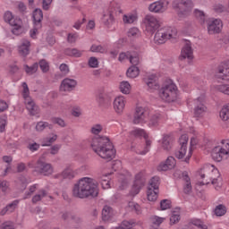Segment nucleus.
Instances as JSON below:
<instances>
[{
	"label": "nucleus",
	"mask_w": 229,
	"mask_h": 229,
	"mask_svg": "<svg viewBox=\"0 0 229 229\" xmlns=\"http://www.w3.org/2000/svg\"><path fill=\"white\" fill-rule=\"evenodd\" d=\"M180 208H176L170 216V225H176L180 223Z\"/></svg>",
	"instance_id": "nucleus-38"
},
{
	"label": "nucleus",
	"mask_w": 229,
	"mask_h": 229,
	"mask_svg": "<svg viewBox=\"0 0 229 229\" xmlns=\"http://www.w3.org/2000/svg\"><path fill=\"white\" fill-rule=\"evenodd\" d=\"M90 131L93 133V135H99V133L103 131V125L99 123L94 124L91 126Z\"/></svg>",
	"instance_id": "nucleus-58"
},
{
	"label": "nucleus",
	"mask_w": 229,
	"mask_h": 229,
	"mask_svg": "<svg viewBox=\"0 0 229 229\" xmlns=\"http://www.w3.org/2000/svg\"><path fill=\"white\" fill-rule=\"evenodd\" d=\"M78 174V170H74L72 165H67L64 171L57 174L55 178H59L60 180H72L76 178Z\"/></svg>",
	"instance_id": "nucleus-21"
},
{
	"label": "nucleus",
	"mask_w": 229,
	"mask_h": 229,
	"mask_svg": "<svg viewBox=\"0 0 229 229\" xmlns=\"http://www.w3.org/2000/svg\"><path fill=\"white\" fill-rule=\"evenodd\" d=\"M148 119H149V113L142 106H137L132 115V124L142 126L148 123Z\"/></svg>",
	"instance_id": "nucleus-13"
},
{
	"label": "nucleus",
	"mask_w": 229,
	"mask_h": 229,
	"mask_svg": "<svg viewBox=\"0 0 229 229\" xmlns=\"http://www.w3.org/2000/svg\"><path fill=\"white\" fill-rule=\"evenodd\" d=\"M177 33L176 29L173 27H164L156 32L154 41L156 44H165L169 38H174Z\"/></svg>",
	"instance_id": "nucleus-10"
},
{
	"label": "nucleus",
	"mask_w": 229,
	"mask_h": 229,
	"mask_svg": "<svg viewBox=\"0 0 229 229\" xmlns=\"http://www.w3.org/2000/svg\"><path fill=\"white\" fill-rule=\"evenodd\" d=\"M19 205V200H14L0 211V216H5V214H12Z\"/></svg>",
	"instance_id": "nucleus-33"
},
{
	"label": "nucleus",
	"mask_w": 229,
	"mask_h": 229,
	"mask_svg": "<svg viewBox=\"0 0 229 229\" xmlns=\"http://www.w3.org/2000/svg\"><path fill=\"white\" fill-rule=\"evenodd\" d=\"M150 221H151L152 225H154L155 226H160V225H162V223H164V221H165V217L153 216L150 218Z\"/></svg>",
	"instance_id": "nucleus-54"
},
{
	"label": "nucleus",
	"mask_w": 229,
	"mask_h": 229,
	"mask_svg": "<svg viewBox=\"0 0 229 229\" xmlns=\"http://www.w3.org/2000/svg\"><path fill=\"white\" fill-rule=\"evenodd\" d=\"M187 144H189V136L187 134H182L179 139L180 148L175 152V157L178 158V160H182V162L189 164L192 157V152L189 147H187Z\"/></svg>",
	"instance_id": "nucleus-5"
},
{
	"label": "nucleus",
	"mask_w": 229,
	"mask_h": 229,
	"mask_svg": "<svg viewBox=\"0 0 229 229\" xmlns=\"http://www.w3.org/2000/svg\"><path fill=\"white\" fill-rule=\"evenodd\" d=\"M89 66L91 67L92 69H96L99 66V61L96 57H90L89 59Z\"/></svg>",
	"instance_id": "nucleus-62"
},
{
	"label": "nucleus",
	"mask_w": 229,
	"mask_h": 229,
	"mask_svg": "<svg viewBox=\"0 0 229 229\" xmlns=\"http://www.w3.org/2000/svg\"><path fill=\"white\" fill-rule=\"evenodd\" d=\"M38 69V64H34L32 66H29L28 64L24 65V71L27 74H35V72H37Z\"/></svg>",
	"instance_id": "nucleus-52"
},
{
	"label": "nucleus",
	"mask_w": 229,
	"mask_h": 229,
	"mask_svg": "<svg viewBox=\"0 0 229 229\" xmlns=\"http://www.w3.org/2000/svg\"><path fill=\"white\" fill-rule=\"evenodd\" d=\"M158 96L162 101H165L166 103H173L178 99V87L176 84H174V82L170 81L165 84L159 89Z\"/></svg>",
	"instance_id": "nucleus-4"
},
{
	"label": "nucleus",
	"mask_w": 229,
	"mask_h": 229,
	"mask_svg": "<svg viewBox=\"0 0 229 229\" xmlns=\"http://www.w3.org/2000/svg\"><path fill=\"white\" fill-rule=\"evenodd\" d=\"M46 196H47V191L45 190H40L35 194V196L32 197V203H38V201H42Z\"/></svg>",
	"instance_id": "nucleus-43"
},
{
	"label": "nucleus",
	"mask_w": 229,
	"mask_h": 229,
	"mask_svg": "<svg viewBox=\"0 0 229 229\" xmlns=\"http://www.w3.org/2000/svg\"><path fill=\"white\" fill-rule=\"evenodd\" d=\"M127 77L131 78V80L137 78L139 74H140V70H139V67L132 65L127 70Z\"/></svg>",
	"instance_id": "nucleus-39"
},
{
	"label": "nucleus",
	"mask_w": 229,
	"mask_h": 229,
	"mask_svg": "<svg viewBox=\"0 0 229 229\" xmlns=\"http://www.w3.org/2000/svg\"><path fill=\"white\" fill-rule=\"evenodd\" d=\"M51 123H53V124H57L61 128H65L66 126L65 121L61 117H52Z\"/></svg>",
	"instance_id": "nucleus-57"
},
{
	"label": "nucleus",
	"mask_w": 229,
	"mask_h": 229,
	"mask_svg": "<svg viewBox=\"0 0 229 229\" xmlns=\"http://www.w3.org/2000/svg\"><path fill=\"white\" fill-rule=\"evenodd\" d=\"M128 208L136 214H140V206L133 201L128 203Z\"/></svg>",
	"instance_id": "nucleus-55"
},
{
	"label": "nucleus",
	"mask_w": 229,
	"mask_h": 229,
	"mask_svg": "<svg viewBox=\"0 0 229 229\" xmlns=\"http://www.w3.org/2000/svg\"><path fill=\"white\" fill-rule=\"evenodd\" d=\"M89 143L93 151L101 158L112 160L115 157V148L107 137H95Z\"/></svg>",
	"instance_id": "nucleus-2"
},
{
	"label": "nucleus",
	"mask_w": 229,
	"mask_h": 229,
	"mask_svg": "<svg viewBox=\"0 0 229 229\" xmlns=\"http://www.w3.org/2000/svg\"><path fill=\"white\" fill-rule=\"evenodd\" d=\"M193 13L197 21L203 26V24H205V12L199 9H195Z\"/></svg>",
	"instance_id": "nucleus-45"
},
{
	"label": "nucleus",
	"mask_w": 229,
	"mask_h": 229,
	"mask_svg": "<svg viewBox=\"0 0 229 229\" xmlns=\"http://www.w3.org/2000/svg\"><path fill=\"white\" fill-rule=\"evenodd\" d=\"M91 53H106V49L100 45H93L90 47Z\"/></svg>",
	"instance_id": "nucleus-61"
},
{
	"label": "nucleus",
	"mask_w": 229,
	"mask_h": 229,
	"mask_svg": "<svg viewBox=\"0 0 229 229\" xmlns=\"http://www.w3.org/2000/svg\"><path fill=\"white\" fill-rule=\"evenodd\" d=\"M169 8V1L158 0L148 5V12L151 13H165Z\"/></svg>",
	"instance_id": "nucleus-17"
},
{
	"label": "nucleus",
	"mask_w": 229,
	"mask_h": 229,
	"mask_svg": "<svg viewBox=\"0 0 229 229\" xmlns=\"http://www.w3.org/2000/svg\"><path fill=\"white\" fill-rule=\"evenodd\" d=\"M129 60L130 63L134 66H137L139 64H140V56L135 52L130 54Z\"/></svg>",
	"instance_id": "nucleus-49"
},
{
	"label": "nucleus",
	"mask_w": 229,
	"mask_h": 229,
	"mask_svg": "<svg viewBox=\"0 0 229 229\" xmlns=\"http://www.w3.org/2000/svg\"><path fill=\"white\" fill-rule=\"evenodd\" d=\"M223 21L220 19H210L208 21V33L209 35H216L222 31Z\"/></svg>",
	"instance_id": "nucleus-19"
},
{
	"label": "nucleus",
	"mask_w": 229,
	"mask_h": 229,
	"mask_svg": "<svg viewBox=\"0 0 229 229\" xmlns=\"http://www.w3.org/2000/svg\"><path fill=\"white\" fill-rule=\"evenodd\" d=\"M161 149L164 151H171L173 148V138L169 134H164L159 140Z\"/></svg>",
	"instance_id": "nucleus-26"
},
{
	"label": "nucleus",
	"mask_w": 229,
	"mask_h": 229,
	"mask_svg": "<svg viewBox=\"0 0 229 229\" xmlns=\"http://www.w3.org/2000/svg\"><path fill=\"white\" fill-rule=\"evenodd\" d=\"M131 134L134 135L135 137H144L146 140V146L143 151L140 150H135L138 155H146L148 153L149 149H151V140L148 139V132L144 131V129H134L131 131Z\"/></svg>",
	"instance_id": "nucleus-16"
},
{
	"label": "nucleus",
	"mask_w": 229,
	"mask_h": 229,
	"mask_svg": "<svg viewBox=\"0 0 229 229\" xmlns=\"http://www.w3.org/2000/svg\"><path fill=\"white\" fill-rule=\"evenodd\" d=\"M221 174H219V170L214 166V165H206L200 171L198 172L197 178L199 180L198 185H208L211 183L215 185V189L221 188Z\"/></svg>",
	"instance_id": "nucleus-3"
},
{
	"label": "nucleus",
	"mask_w": 229,
	"mask_h": 229,
	"mask_svg": "<svg viewBox=\"0 0 229 229\" xmlns=\"http://www.w3.org/2000/svg\"><path fill=\"white\" fill-rule=\"evenodd\" d=\"M192 58H194V51L192 50V45L191 44V41H186L182 48L179 60H192Z\"/></svg>",
	"instance_id": "nucleus-22"
},
{
	"label": "nucleus",
	"mask_w": 229,
	"mask_h": 229,
	"mask_svg": "<svg viewBox=\"0 0 229 229\" xmlns=\"http://www.w3.org/2000/svg\"><path fill=\"white\" fill-rule=\"evenodd\" d=\"M21 89V96L27 110L30 112V115H37V114H38V106L35 105L33 98L30 96V88H28V84L26 82H22Z\"/></svg>",
	"instance_id": "nucleus-9"
},
{
	"label": "nucleus",
	"mask_w": 229,
	"mask_h": 229,
	"mask_svg": "<svg viewBox=\"0 0 229 229\" xmlns=\"http://www.w3.org/2000/svg\"><path fill=\"white\" fill-rule=\"evenodd\" d=\"M144 30L147 35H155V32L160 28V21L153 14H148L143 19Z\"/></svg>",
	"instance_id": "nucleus-12"
},
{
	"label": "nucleus",
	"mask_w": 229,
	"mask_h": 229,
	"mask_svg": "<svg viewBox=\"0 0 229 229\" xmlns=\"http://www.w3.org/2000/svg\"><path fill=\"white\" fill-rule=\"evenodd\" d=\"M126 108V97L119 95L113 101V110L116 115H123Z\"/></svg>",
	"instance_id": "nucleus-18"
},
{
	"label": "nucleus",
	"mask_w": 229,
	"mask_h": 229,
	"mask_svg": "<svg viewBox=\"0 0 229 229\" xmlns=\"http://www.w3.org/2000/svg\"><path fill=\"white\" fill-rule=\"evenodd\" d=\"M211 157L215 162H222L229 157V140H222L220 145L211 150Z\"/></svg>",
	"instance_id": "nucleus-8"
},
{
	"label": "nucleus",
	"mask_w": 229,
	"mask_h": 229,
	"mask_svg": "<svg viewBox=\"0 0 229 229\" xmlns=\"http://www.w3.org/2000/svg\"><path fill=\"white\" fill-rule=\"evenodd\" d=\"M0 191L4 194L10 192V183L6 181H0Z\"/></svg>",
	"instance_id": "nucleus-60"
},
{
	"label": "nucleus",
	"mask_w": 229,
	"mask_h": 229,
	"mask_svg": "<svg viewBox=\"0 0 229 229\" xmlns=\"http://www.w3.org/2000/svg\"><path fill=\"white\" fill-rule=\"evenodd\" d=\"M219 117L222 121H229V103L224 105L219 112Z\"/></svg>",
	"instance_id": "nucleus-36"
},
{
	"label": "nucleus",
	"mask_w": 229,
	"mask_h": 229,
	"mask_svg": "<svg viewBox=\"0 0 229 229\" xmlns=\"http://www.w3.org/2000/svg\"><path fill=\"white\" fill-rule=\"evenodd\" d=\"M0 229H15V224L10 220L4 221L1 224Z\"/></svg>",
	"instance_id": "nucleus-59"
},
{
	"label": "nucleus",
	"mask_w": 229,
	"mask_h": 229,
	"mask_svg": "<svg viewBox=\"0 0 229 229\" xmlns=\"http://www.w3.org/2000/svg\"><path fill=\"white\" fill-rule=\"evenodd\" d=\"M78 85V81L71 78H65L62 81L59 90L60 92H72Z\"/></svg>",
	"instance_id": "nucleus-20"
},
{
	"label": "nucleus",
	"mask_w": 229,
	"mask_h": 229,
	"mask_svg": "<svg viewBox=\"0 0 229 229\" xmlns=\"http://www.w3.org/2000/svg\"><path fill=\"white\" fill-rule=\"evenodd\" d=\"M4 20L12 26V33L13 35H21L22 33V20L21 18L13 15L12 12L6 11L4 14Z\"/></svg>",
	"instance_id": "nucleus-11"
},
{
	"label": "nucleus",
	"mask_w": 229,
	"mask_h": 229,
	"mask_svg": "<svg viewBox=\"0 0 229 229\" xmlns=\"http://www.w3.org/2000/svg\"><path fill=\"white\" fill-rule=\"evenodd\" d=\"M65 55L68 56H74L75 58H80L83 55V51L78 50L76 48H67L64 51Z\"/></svg>",
	"instance_id": "nucleus-46"
},
{
	"label": "nucleus",
	"mask_w": 229,
	"mask_h": 229,
	"mask_svg": "<svg viewBox=\"0 0 229 229\" xmlns=\"http://www.w3.org/2000/svg\"><path fill=\"white\" fill-rule=\"evenodd\" d=\"M6 124H8V116L6 114L0 115V133L6 130Z\"/></svg>",
	"instance_id": "nucleus-50"
},
{
	"label": "nucleus",
	"mask_w": 229,
	"mask_h": 229,
	"mask_svg": "<svg viewBox=\"0 0 229 229\" xmlns=\"http://www.w3.org/2000/svg\"><path fill=\"white\" fill-rule=\"evenodd\" d=\"M58 140V135L56 133H50L47 137H45L40 140L41 146L47 147L51 146V144H54V142H56Z\"/></svg>",
	"instance_id": "nucleus-32"
},
{
	"label": "nucleus",
	"mask_w": 229,
	"mask_h": 229,
	"mask_svg": "<svg viewBox=\"0 0 229 229\" xmlns=\"http://www.w3.org/2000/svg\"><path fill=\"white\" fill-rule=\"evenodd\" d=\"M31 43L28 39H21L20 45L18 46V53L21 56H28L30 55V47Z\"/></svg>",
	"instance_id": "nucleus-27"
},
{
	"label": "nucleus",
	"mask_w": 229,
	"mask_h": 229,
	"mask_svg": "<svg viewBox=\"0 0 229 229\" xmlns=\"http://www.w3.org/2000/svg\"><path fill=\"white\" fill-rule=\"evenodd\" d=\"M143 176L144 173L142 172H140L135 175L134 183L130 191L131 196H137V194L140 192V189H142V186L144 185V182H142Z\"/></svg>",
	"instance_id": "nucleus-23"
},
{
	"label": "nucleus",
	"mask_w": 229,
	"mask_h": 229,
	"mask_svg": "<svg viewBox=\"0 0 229 229\" xmlns=\"http://www.w3.org/2000/svg\"><path fill=\"white\" fill-rule=\"evenodd\" d=\"M114 216V210L108 206H105L102 210V219L103 221H110Z\"/></svg>",
	"instance_id": "nucleus-37"
},
{
	"label": "nucleus",
	"mask_w": 229,
	"mask_h": 229,
	"mask_svg": "<svg viewBox=\"0 0 229 229\" xmlns=\"http://www.w3.org/2000/svg\"><path fill=\"white\" fill-rule=\"evenodd\" d=\"M114 12L121 13V4L118 2H111L109 6L105 9L102 22L106 28H112L115 23V18L114 17Z\"/></svg>",
	"instance_id": "nucleus-7"
},
{
	"label": "nucleus",
	"mask_w": 229,
	"mask_h": 229,
	"mask_svg": "<svg viewBox=\"0 0 229 229\" xmlns=\"http://www.w3.org/2000/svg\"><path fill=\"white\" fill-rule=\"evenodd\" d=\"M218 92H222V94H225L229 96V84H220L216 87Z\"/></svg>",
	"instance_id": "nucleus-56"
},
{
	"label": "nucleus",
	"mask_w": 229,
	"mask_h": 229,
	"mask_svg": "<svg viewBox=\"0 0 229 229\" xmlns=\"http://www.w3.org/2000/svg\"><path fill=\"white\" fill-rule=\"evenodd\" d=\"M219 78L225 80V81H229V61L225 64V67L219 69Z\"/></svg>",
	"instance_id": "nucleus-35"
},
{
	"label": "nucleus",
	"mask_w": 229,
	"mask_h": 229,
	"mask_svg": "<svg viewBox=\"0 0 229 229\" xmlns=\"http://www.w3.org/2000/svg\"><path fill=\"white\" fill-rule=\"evenodd\" d=\"M139 21V14L137 11H132L131 13H127L123 16V24H133Z\"/></svg>",
	"instance_id": "nucleus-29"
},
{
	"label": "nucleus",
	"mask_w": 229,
	"mask_h": 229,
	"mask_svg": "<svg viewBox=\"0 0 229 229\" xmlns=\"http://www.w3.org/2000/svg\"><path fill=\"white\" fill-rule=\"evenodd\" d=\"M99 194L98 182L91 177L81 178L72 188V195L74 198L85 199V198H96Z\"/></svg>",
	"instance_id": "nucleus-1"
},
{
	"label": "nucleus",
	"mask_w": 229,
	"mask_h": 229,
	"mask_svg": "<svg viewBox=\"0 0 229 229\" xmlns=\"http://www.w3.org/2000/svg\"><path fill=\"white\" fill-rule=\"evenodd\" d=\"M172 6L175 9L176 13L180 19L189 17L194 8V2L192 0H174Z\"/></svg>",
	"instance_id": "nucleus-6"
},
{
	"label": "nucleus",
	"mask_w": 229,
	"mask_h": 229,
	"mask_svg": "<svg viewBox=\"0 0 229 229\" xmlns=\"http://www.w3.org/2000/svg\"><path fill=\"white\" fill-rule=\"evenodd\" d=\"M227 210L226 206L219 204L215 208L214 214L216 217H223V216L226 214Z\"/></svg>",
	"instance_id": "nucleus-40"
},
{
	"label": "nucleus",
	"mask_w": 229,
	"mask_h": 229,
	"mask_svg": "<svg viewBox=\"0 0 229 229\" xmlns=\"http://www.w3.org/2000/svg\"><path fill=\"white\" fill-rule=\"evenodd\" d=\"M158 78H160L159 72H149L146 73L144 81L150 92H155V90H158L160 89Z\"/></svg>",
	"instance_id": "nucleus-14"
},
{
	"label": "nucleus",
	"mask_w": 229,
	"mask_h": 229,
	"mask_svg": "<svg viewBox=\"0 0 229 229\" xmlns=\"http://www.w3.org/2000/svg\"><path fill=\"white\" fill-rule=\"evenodd\" d=\"M119 89L122 94H125V96H128V94L131 92V84H130L128 81H123L122 82H120Z\"/></svg>",
	"instance_id": "nucleus-34"
},
{
	"label": "nucleus",
	"mask_w": 229,
	"mask_h": 229,
	"mask_svg": "<svg viewBox=\"0 0 229 229\" xmlns=\"http://www.w3.org/2000/svg\"><path fill=\"white\" fill-rule=\"evenodd\" d=\"M147 198L148 201H157V199H158V191L148 188Z\"/></svg>",
	"instance_id": "nucleus-42"
},
{
	"label": "nucleus",
	"mask_w": 229,
	"mask_h": 229,
	"mask_svg": "<svg viewBox=\"0 0 229 229\" xmlns=\"http://www.w3.org/2000/svg\"><path fill=\"white\" fill-rule=\"evenodd\" d=\"M182 180L184 182L183 192L184 194H191L192 192V184L191 183V177H189V173H182Z\"/></svg>",
	"instance_id": "nucleus-31"
},
{
	"label": "nucleus",
	"mask_w": 229,
	"mask_h": 229,
	"mask_svg": "<svg viewBox=\"0 0 229 229\" xmlns=\"http://www.w3.org/2000/svg\"><path fill=\"white\" fill-rule=\"evenodd\" d=\"M195 117H203L207 114V106H205V95H201L193 100Z\"/></svg>",
	"instance_id": "nucleus-15"
},
{
	"label": "nucleus",
	"mask_w": 229,
	"mask_h": 229,
	"mask_svg": "<svg viewBox=\"0 0 229 229\" xmlns=\"http://www.w3.org/2000/svg\"><path fill=\"white\" fill-rule=\"evenodd\" d=\"M127 37H129V38H139V37H140V30L137 27H132L129 29Z\"/></svg>",
	"instance_id": "nucleus-47"
},
{
	"label": "nucleus",
	"mask_w": 229,
	"mask_h": 229,
	"mask_svg": "<svg viewBox=\"0 0 229 229\" xmlns=\"http://www.w3.org/2000/svg\"><path fill=\"white\" fill-rule=\"evenodd\" d=\"M191 225H193V226H196V228L198 229H208V226H207V225H205V223L202 222L201 219H198V218L192 219Z\"/></svg>",
	"instance_id": "nucleus-51"
},
{
	"label": "nucleus",
	"mask_w": 229,
	"mask_h": 229,
	"mask_svg": "<svg viewBox=\"0 0 229 229\" xmlns=\"http://www.w3.org/2000/svg\"><path fill=\"white\" fill-rule=\"evenodd\" d=\"M160 123H162V115L161 114H154L148 123V125L150 128H157V126H158V124H160Z\"/></svg>",
	"instance_id": "nucleus-41"
},
{
	"label": "nucleus",
	"mask_w": 229,
	"mask_h": 229,
	"mask_svg": "<svg viewBox=\"0 0 229 229\" xmlns=\"http://www.w3.org/2000/svg\"><path fill=\"white\" fill-rule=\"evenodd\" d=\"M130 180V175H124L121 174L119 176V183H120V189H124L126 185H128V181Z\"/></svg>",
	"instance_id": "nucleus-53"
},
{
	"label": "nucleus",
	"mask_w": 229,
	"mask_h": 229,
	"mask_svg": "<svg viewBox=\"0 0 229 229\" xmlns=\"http://www.w3.org/2000/svg\"><path fill=\"white\" fill-rule=\"evenodd\" d=\"M32 19L34 26H37V28H42V19H44V13L40 9L38 8L32 13Z\"/></svg>",
	"instance_id": "nucleus-30"
},
{
	"label": "nucleus",
	"mask_w": 229,
	"mask_h": 229,
	"mask_svg": "<svg viewBox=\"0 0 229 229\" xmlns=\"http://www.w3.org/2000/svg\"><path fill=\"white\" fill-rule=\"evenodd\" d=\"M176 166V159L174 157H168L165 162H162L157 166V171H169L171 169H174Z\"/></svg>",
	"instance_id": "nucleus-25"
},
{
	"label": "nucleus",
	"mask_w": 229,
	"mask_h": 229,
	"mask_svg": "<svg viewBox=\"0 0 229 229\" xmlns=\"http://www.w3.org/2000/svg\"><path fill=\"white\" fill-rule=\"evenodd\" d=\"M160 208L161 210H167L168 208H171V200L169 199L161 200Z\"/></svg>",
	"instance_id": "nucleus-64"
},
{
	"label": "nucleus",
	"mask_w": 229,
	"mask_h": 229,
	"mask_svg": "<svg viewBox=\"0 0 229 229\" xmlns=\"http://www.w3.org/2000/svg\"><path fill=\"white\" fill-rule=\"evenodd\" d=\"M45 128H49V130H52L53 125L47 122H38L36 124V131H44Z\"/></svg>",
	"instance_id": "nucleus-48"
},
{
	"label": "nucleus",
	"mask_w": 229,
	"mask_h": 229,
	"mask_svg": "<svg viewBox=\"0 0 229 229\" xmlns=\"http://www.w3.org/2000/svg\"><path fill=\"white\" fill-rule=\"evenodd\" d=\"M35 171L45 176H49V174H53V166L39 159L35 166Z\"/></svg>",
	"instance_id": "nucleus-24"
},
{
	"label": "nucleus",
	"mask_w": 229,
	"mask_h": 229,
	"mask_svg": "<svg viewBox=\"0 0 229 229\" xmlns=\"http://www.w3.org/2000/svg\"><path fill=\"white\" fill-rule=\"evenodd\" d=\"M102 189L106 190L112 187V174H105L98 177Z\"/></svg>",
	"instance_id": "nucleus-28"
},
{
	"label": "nucleus",
	"mask_w": 229,
	"mask_h": 229,
	"mask_svg": "<svg viewBox=\"0 0 229 229\" xmlns=\"http://www.w3.org/2000/svg\"><path fill=\"white\" fill-rule=\"evenodd\" d=\"M39 67L42 72H47V71H49V63H47V61L43 59L39 61Z\"/></svg>",
	"instance_id": "nucleus-63"
},
{
	"label": "nucleus",
	"mask_w": 229,
	"mask_h": 229,
	"mask_svg": "<svg viewBox=\"0 0 229 229\" xmlns=\"http://www.w3.org/2000/svg\"><path fill=\"white\" fill-rule=\"evenodd\" d=\"M159 185H160V178L155 176L150 179L148 189H152V191H158Z\"/></svg>",
	"instance_id": "nucleus-44"
}]
</instances>
